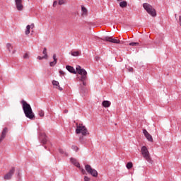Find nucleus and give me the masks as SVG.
I'll return each instance as SVG.
<instances>
[{
	"mask_svg": "<svg viewBox=\"0 0 181 181\" xmlns=\"http://www.w3.org/2000/svg\"><path fill=\"white\" fill-rule=\"evenodd\" d=\"M21 104L23 107V111L26 118H28L29 119H35V113L33 112L30 105L25 100H22Z\"/></svg>",
	"mask_w": 181,
	"mask_h": 181,
	"instance_id": "obj_1",
	"label": "nucleus"
},
{
	"mask_svg": "<svg viewBox=\"0 0 181 181\" xmlns=\"http://www.w3.org/2000/svg\"><path fill=\"white\" fill-rule=\"evenodd\" d=\"M76 70L78 71V74L81 76L78 79V81H82L83 86H87V83H86V80H87V71L84 69H81L80 65L76 66Z\"/></svg>",
	"mask_w": 181,
	"mask_h": 181,
	"instance_id": "obj_2",
	"label": "nucleus"
},
{
	"mask_svg": "<svg viewBox=\"0 0 181 181\" xmlns=\"http://www.w3.org/2000/svg\"><path fill=\"white\" fill-rule=\"evenodd\" d=\"M76 134H81L83 136H86V135H90L88 130L86 126L83 125V124L76 123Z\"/></svg>",
	"mask_w": 181,
	"mask_h": 181,
	"instance_id": "obj_3",
	"label": "nucleus"
},
{
	"mask_svg": "<svg viewBox=\"0 0 181 181\" xmlns=\"http://www.w3.org/2000/svg\"><path fill=\"white\" fill-rule=\"evenodd\" d=\"M141 154L143 156V158L148 162V163H153V160H152V158H151V155L149 154V151H148V148L146 146H144L141 147Z\"/></svg>",
	"mask_w": 181,
	"mask_h": 181,
	"instance_id": "obj_4",
	"label": "nucleus"
},
{
	"mask_svg": "<svg viewBox=\"0 0 181 181\" xmlns=\"http://www.w3.org/2000/svg\"><path fill=\"white\" fill-rule=\"evenodd\" d=\"M143 8L145 9V11H146L147 13H148V15H151V16H153V18H155V16H156V10H155V8H153V7L148 4V3H144L143 4Z\"/></svg>",
	"mask_w": 181,
	"mask_h": 181,
	"instance_id": "obj_5",
	"label": "nucleus"
},
{
	"mask_svg": "<svg viewBox=\"0 0 181 181\" xmlns=\"http://www.w3.org/2000/svg\"><path fill=\"white\" fill-rule=\"evenodd\" d=\"M85 169L89 175H91V176H93V177H97L98 176V172H97V170L93 169L91 168V165L87 164L85 165Z\"/></svg>",
	"mask_w": 181,
	"mask_h": 181,
	"instance_id": "obj_6",
	"label": "nucleus"
},
{
	"mask_svg": "<svg viewBox=\"0 0 181 181\" xmlns=\"http://www.w3.org/2000/svg\"><path fill=\"white\" fill-rule=\"evenodd\" d=\"M102 40H103V42H110V43H115L117 45L119 43H124L123 41H120L119 40H117L115 38H112L108 36L104 37L103 38H102Z\"/></svg>",
	"mask_w": 181,
	"mask_h": 181,
	"instance_id": "obj_7",
	"label": "nucleus"
},
{
	"mask_svg": "<svg viewBox=\"0 0 181 181\" xmlns=\"http://www.w3.org/2000/svg\"><path fill=\"white\" fill-rule=\"evenodd\" d=\"M15 173V168L13 167L9 172L6 174L4 177L5 180H9L11 179H12V176H13V174Z\"/></svg>",
	"mask_w": 181,
	"mask_h": 181,
	"instance_id": "obj_8",
	"label": "nucleus"
},
{
	"mask_svg": "<svg viewBox=\"0 0 181 181\" xmlns=\"http://www.w3.org/2000/svg\"><path fill=\"white\" fill-rule=\"evenodd\" d=\"M22 2H23V0H15L17 11H23V4H22Z\"/></svg>",
	"mask_w": 181,
	"mask_h": 181,
	"instance_id": "obj_9",
	"label": "nucleus"
},
{
	"mask_svg": "<svg viewBox=\"0 0 181 181\" xmlns=\"http://www.w3.org/2000/svg\"><path fill=\"white\" fill-rule=\"evenodd\" d=\"M40 141L42 145H46L47 142V136H46V134L45 133H40Z\"/></svg>",
	"mask_w": 181,
	"mask_h": 181,
	"instance_id": "obj_10",
	"label": "nucleus"
},
{
	"mask_svg": "<svg viewBox=\"0 0 181 181\" xmlns=\"http://www.w3.org/2000/svg\"><path fill=\"white\" fill-rule=\"evenodd\" d=\"M143 134L149 142H153V139L152 138V136L148 132V131H146V129H143Z\"/></svg>",
	"mask_w": 181,
	"mask_h": 181,
	"instance_id": "obj_11",
	"label": "nucleus"
},
{
	"mask_svg": "<svg viewBox=\"0 0 181 181\" xmlns=\"http://www.w3.org/2000/svg\"><path fill=\"white\" fill-rule=\"evenodd\" d=\"M8 134V127H5L2 132H1V135L0 136V144L1 142H2V141L4 140L5 138H6V134Z\"/></svg>",
	"mask_w": 181,
	"mask_h": 181,
	"instance_id": "obj_12",
	"label": "nucleus"
},
{
	"mask_svg": "<svg viewBox=\"0 0 181 181\" xmlns=\"http://www.w3.org/2000/svg\"><path fill=\"white\" fill-rule=\"evenodd\" d=\"M66 69L67 71H69V73H72V74H77V71H76L74 67L69 66V65H66Z\"/></svg>",
	"mask_w": 181,
	"mask_h": 181,
	"instance_id": "obj_13",
	"label": "nucleus"
},
{
	"mask_svg": "<svg viewBox=\"0 0 181 181\" xmlns=\"http://www.w3.org/2000/svg\"><path fill=\"white\" fill-rule=\"evenodd\" d=\"M52 57H53L54 61L49 62L50 67H54V66H56V64H57V58H56V54H54Z\"/></svg>",
	"mask_w": 181,
	"mask_h": 181,
	"instance_id": "obj_14",
	"label": "nucleus"
},
{
	"mask_svg": "<svg viewBox=\"0 0 181 181\" xmlns=\"http://www.w3.org/2000/svg\"><path fill=\"white\" fill-rule=\"evenodd\" d=\"M70 161L74 166H76V168H80V163H78L76 158H71Z\"/></svg>",
	"mask_w": 181,
	"mask_h": 181,
	"instance_id": "obj_15",
	"label": "nucleus"
},
{
	"mask_svg": "<svg viewBox=\"0 0 181 181\" xmlns=\"http://www.w3.org/2000/svg\"><path fill=\"white\" fill-rule=\"evenodd\" d=\"M102 105L103 107H104L105 108H108V107H110L111 105V102L108 101V100H104L102 103Z\"/></svg>",
	"mask_w": 181,
	"mask_h": 181,
	"instance_id": "obj_16",
	"label": "nucleus"
},
{
	"mask_svg": "<svg viewBox=\"0 0 181 181\" xmlns=\"http://www.w3.org/2000/svg\"><path fill=\"white\" fill-rule=\"evenodd\" d=\"M42 54H44V59H47L48 56H47V49L46 47H44L43 51H42Z\"/></svg>",
	"mask_w": 181,
	"mask_h": 181,
	"instance_id": "obj_17",
	"label": "nucleus"
},
{
	"mask_svg": "<svg viewBox=\"0 0 181 181\" xmlns=\"http://www.w3.org/2000/svg\"><path fill=\"white\" fill-rule=\"evenodd\" d=\"M127 5H128V3H127V1H121L119 3L120 8H127Z\"/></svg>",
	"mask_w": 181,
	"mask_h": 181,
	"instance_id": "obj_18",
	"label": "nucleus"
},
{
	"mask_svg": "<svg viewBox=\"0 0 181 181\" xmlns=\"http://www.w3.org/2000/svg\"><path fill=\"white\" fill-rule=\"evenodd\" d=\"M6 49L8 50L9 53H11L12 49H13V47L12 46V44L7 43L6 44Z\"/></svg>",
	"mask_w": 181,
	"mask_h": 181,
	"instance_id": "obj_19",
	"label": "nucleus"
},
{
	"mask_svg": "<svg viewBox=\"0 0 181 181\" xmlns=\"http://www.w3.org/2000/svg\"><path fill=\"white\" fill-rule=\"evenodd\" d=\"M30 33V25H28L26 26V30L25 31V35H29Z\"/></svg>",
	"mask_w": 181,
	"mask_h": 181,
	"instance_id": "obj_20",
	"label": "nucleus"
},
{
	"mask_svg": "<svg viewBox=\"0 0 181 181\" xmlns=\"http://www.w3.org/2000/svg\"><path fill=\"white\" fill-rule=\"evenodd\" d=\"M134 166V164H132V162L127 163L126 167L127 169H132V167Z\"/></svg>",
	"mask_w": 181,
	"mask_h": 181,
	"instance_id": "obj_21",
	"label": "nucleus"
},
{
	"mask_svg": "<svg viewBox=\"0 0 181 181\" xmlns=\"http://www.w3.org/2000/svg\"><path fill=\"white\" fill-rule=\"evenodd\" d=\"M71 56H74V57L78 56L80 54V52L78 51H74L71 53Z\"/></svg>",
	"mask_w": 181,
	"mask_h": 181,
	"instance_id": "obj_22",
	"label": "nucleus"
},
{
	"mask_svg": "<svg viewBox=\"0 0 181 181\" xmlns=\"http://www.w3.org/2000/svg\"><path fill=\"white\" fill-rule=\"evenodd\" d=\"M38 115H40V117H45V112L43 110H39Z\"/></svg>",
	"mask_w": 181,
	"mask_h": 181,
	"instance_id": "obj_23",
	"label": "nucleus"
},
{
	"mask_svg": "<svg viewBox=\"0 0 181 181\" xmlns=\"http://www.w3.org/2000/svg\"><path fill=\"white\" fill-rule=\"evenodd\" d=\"M129 45V46L135 47V46H138L139 45V42H130Z\"/></svg>",
	"mask_w": 181,
	"mask_h": 181,
	"instance_id": "obj_24",
	"label": "nucleus"
},
{
	"mask_svg": "<svg viewBox=\"0 0 181 181\" xmlns=\"http://www.w3.org/2000/svg\"><path fill=\"white\" fill-rule=\"evenodd\" d=\"M71 149H73V151H75L76 152H77V151H78V147H77V146L73 145L71 146Z\"/></svg>",
	"mask_w": 181,
	"mask_h": 181,
	"instance_id": "obj_25",
	"label": "nucleus"
},
{
	"mask_svg": "<svg viewBox=\"0 0 181 181\" xmlns=\"http://www.w3.org/2000/svg\"><path fill=\"white\" fill-rule=\"evenodd\" d=\"M52 84L54 85V86H56L57 87H58V86H59V81H52Z\"/></svg>",
	"mask_w": 181,
	"mask_h": 181,
	"instance_id": "obj_26",
	"label": "nucleus"
},
{
	"mask_svg": "<svg viewBox=\"0 0 181 181\" xmlns=\"http://www.w3.org/2000/svg\"><path fill=\"white\" fill-rule=\"evenodd\" d=\"M81 11L83 12V13H87V8H86L84 6L81 7Z\"/></svg>",
	"mask_w": 181,
	"mask_h": 181,
	"instance_id": "obj_27",
	"label": "nucleus"
},
{
	"mask_svg": "<svg viewBox=\"0 0 181 181\" xmlns=\"http://www.w3.org/2000/svg\"><path fill=\"white\" fill-rule=\"evenodd\" d=\"M58 4L59 5H64V0H59Z\"/></svg>",
	"mask_w": 181,
	"mask_h": 181,
	"instance_id": "obj_28",
	"label": "nucleus"
},
{
	"mask_svg": "<svg viewBox=\"0 0 181 181\" xmlns=\"http://www.w3.org/2000/svg\"><path fill=\"white\" fill-rule=\"evenodd\" d=\"M23 59H29V54L28 53H25L23 55Z\"/></svg>",
	"mask_w": 181,
	"mask_h": 181,
	"instance_id": "obj_29",
	"label": "nucleus"
},
{
	"mask_svg": "<svg viewBox=\"0 0 181 181\" xmlns=\"http://www.w3.org/2000/svg\"><path fill=\"white\" fill-rule=\"evenodd\" d=\"M57 4H59V2H57V1H54V3H53L54 8H56V6H57Z\"/></svg>",
	"mask_w": 181,
	"mask_h": 181,
	"instance_id": "obj_30",
	"label": "nucleus"
},
{
	"mask_svg": "<svg viewBox=\"0 0 181 181\" xmlns=\"http://www.w3.org/2000/svg\"><path fill=\"white\" fill-rule=\"evenodd\" d=\"M83 139H84V137H83V136L79 137V141H80V142H81V144H83V143H84V142L83 141Z\"/></svg>",
	"mask_w": 181,
	"mask_h": 181,
	"instance_id": "obj_31",
	"label": "nucleus"
},
{
	"mask_svg": "<svg viewBox=\"0 0 181 181\" xmlns=\"http://www.w3.org/2000/svg\"><path fill=\"white\" fill-rule=\"evenodd\" d=\"M84 181H90V177L85 176L84 177Z\"/></svg>",
	"mask_w": 181,
	"mask_h": 181,
	"instance_id": "obj_32",
	"label": "nucleus"
},
{
	"mask_svg": "<svg viewBox=\"0 0 181 181\" xmlns=\"http://www.w3.org/2000/svg\"><path fill=\"white\" fill-rule=\"evenodd\" d=\"M37 59H38V60H43V59H45V57L44 56L43 57L38 56Z\"/></svg>",
	"mask_w": 181,
	"mask_h": 181,
	"instance_id": "obj_33",
	"label": "nucleus"
},
{
	"mask_svg": "<svg viewBox=\"0 0 181 181\" xmlns=\"http://www.w3.org/2000/svg\"><path fill=\"white\" fill-rule=\"evenodd\" d=\"M57 88H58V90H59V91H63V88L60 87L59 85H58V87H57Z\"/></svg>",
	"mask_w": 181,
	"mask_h": 181,
	"instance_id": "obj_34",
	"label": "nucleus"
},
{
	"mask_svg": "<svg viewBox=\"0 0 181 181\" xmlns=\"http://www.w3.org/2000/svg\"><path fill=\"white\" fill-rule=\"evenodd\" d=\"M95 61H96V62H98V61L101 59V57L97 56V57H95Z\"/></svg>",
	"mask_w": 181,
	"mask_h": 181,
	"instance_id": "obj_35",
	"label": "nucleus"
},
{
	"mask_svg": "<svg viewBox=\"0 0 181 181\" xmlns=\"http://www.w3.org/2000/svg\"><path fill=\"white\" fill-rule=\"evenodd\" d=\"M59 153H62V154L64 153V151L63 149H62V148H60L59 150Z\"/></svg>",
	"mask_w": 181,
	"mask_h": 181,
	"instance_id": "obj_36",
	"label": "nucleus"
},
{
	"mask_svg": "<svg viewBox=\"0 0 181 181\" xmlns=\"http://www.w3.org/2000/svg\"><path fill=\"white\" fill-rule=\"evenodd\" d=\"M59 74H62V76H64V71H59Z\"/></svg>",
	"mask_w": 181,
	"mask_h": 181,
	"instance_id": "obj_37",
	"label": "nucleus"
},
{
	"mask_svg": "<svg viewBox=\"0 0 181 181\" xmlns=\"http://www.w3.org/2000/svg\"><path fill=\"white\" fill-rule=\"evenodd\" d=\"M30 26L31 29H33V28H35V24L32 23Z\"/></svg>",
	"mask_w": 181,
	"mask_h": 181,
	"instance_id": "obj_38",
	"label": "nucleus"
},
{
	"mask_svg": "<svg viewBox=\"0 0 181 181\" xmlns=\"http://www.w3.org/2000/svg\"><path fill=\"white\" fill-rule=\"evenodd\" d=\"M80 90H81V93H85L86 91H84V89H83L82 87L80 88Z\"/></svg>",
	"mask_w": 181,
	"mask_h": 181,
	"instance_id": "obj_39",
	"label": "nucleus"
},
{
	"mask_svg": "<svg viewBox=\"0 0 181 181\" xmlns=\"http://www.w3.org/2000/svg\"><path fill=\"white\" fill-rule=\"evenodd\" d=\"M67 112H69L68 110L66 109V110H64V114H67Z\"/></svg>",
	"mask_w": 181,
	"mask_h": 181,
	"instance_id": "obj_40",
	"label": "nucleus"
},
{
	"mask_svg": "<svg viewBox=\"0 0 181 181\" xmlns=\"http://www.w3.org/2000/svg\"><path fill=\"white\" fill-rule=\"evenodd\" d=\"M129 71H134V69L133 68L129 69Z\"/></svg>",
	"mask_w": 181,
	"mask_h": 181,
	"instance_id": "obj_41",
	"label": "nucleus"
},
{
	"mask_svg": "<svg viewBox=\"0 0 181 181\" xmlns=\"http://www.w3.org/2000/svg\"><path fill=\"white\" fill-rule=\"evenodd\" d=\"M179 22H181V16H179Z\"/></svg>",
	"mask_w": 181,
	"mask_h": 181,
	"instance_id": "obj_42",
	"label": "nucleus"
},
{
	"mask_svg": "<svg viewBox=\"0 0 181 181\" xmlns=\"http://www.w3.org/2000/svg\"><path fill=\"white\" fill-rule=\"evenodd\" d=\"M15 52H16L15 50H14V51H13V54H15Z\"/></svg>",
	"mask_w": 181,
	"mask_h": 181,
	"instance_id": "obj_43",
	"label": "nucleus"
},
{
	"mask_svg": "<svg viewBox=\"0 0 181 181\" xmlns=\"http://www.w3.org/2000/svg\"><path fill=\"white\" fill-rule=\"evenodd\" d=\"M121 1H122V0H117L118 2H121Z\"/></svg>",
	"mask_w": 181,
	"mask_h": 181,
	"instance_id": "obj_44",
	"label": "nucleus"
},
{
	"mask_svg": "<svg viewBox=\"0 0 181 181\" xmlns=\"http://www.w3.org/2000/svg\"><path fill=\"white\" fill-rule=\"evenodd\" d=\"M180 25L181 26V21H180Z\"/></svg>",
	"mask_w": 181,
	"mask_h": 181,
	"instance_id": "obj_45",
	"label": "nucleus"
},
{
	"mask_svg": "<svg viewBox=\"0 0 181 181\" xmlns=\"http://www.w3.org/2000/svg\"><path fill=\"white\" fill-rule=\"evenodd\" d=\"M45 149H46V146H45Z\"/></svg>",
	"mask_w": 181,
	"mask_h": 181,
	"instance_id": "obj_46",
	"label": "nucleus"
}]
</instances>
